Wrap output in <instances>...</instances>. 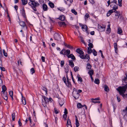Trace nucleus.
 <instances>
[{
  "mask_svg": "<svg viewBox=\"0 0 127 127\" xmlns=\"http://www.w3.org/2000/svg\"><path fill=\"white\" fill-rule=\"evenodd\" d=\"M65 51L64 55H66L68 57V56L70 54V51L68 49L66 50L65 49Z\"/></svg>",
  "mask_w": 127,
  "mask_h": 127,
  "instance_id": "1a4fd4ad",
  "label": "nucleus"
},
{
  "mask_svg": "<svg viewBox=\"0 0 127 127\" xmlns=\"http://www.w3.org/2000/svg\"><path fill=\"white\" fill-rule=\"evenodd\" d=\"M15 113L14 112L12 114V120L14 121L15 119Z\"/></svg>",
  "mask_w": 127,
  "mask_h": 127,
  "instance_id": "58836bf2",
  "label": "nucleus"
},
{
  "mask_svg": "<svg viewBox=\"0 0 127 127\" xmlns=\"http://www.w3.org/2000/svg\"><path fill=\"white\" fill-rule=\"evenodd\" d=\"M2 91L1 92H6L5 91L7 89L6 87L4 85H3L2 86Z\"/></svg>",
  "mask_w": 127,
  "mask_h": 127,
  "instance_id": "5701e85b",
  "label": "nucleus"
},
{
  "mask_svg": "<svg viewBox=\"0 0 127 127\" xmlns=\"http://www.w3.org/2000/svg\"><path fill=\"white\" fill-rule=\"evenodd\" d=\"M98 28L101 31H104L105 30V28L104 27L102 26H98Z\"/></svg>",
  "mask_w": 127,
  "mask_h": 127,
  "instance_id": "f3484780",
  "label": "nucleus"
},
{
  "mask_svg": "<svg viewBox=\"0 0 127 127\" xmlns=\"http://www.w3.org/2000/svg\"><path fill=\"white\" fill-rule=\"evenodd\" d=\"M22 14L24 17L26 18V17L25 11L24 8L22 9Z\"/></svg>",
  "mask_w": 127,
  "mask_h": 127,
  "instance_id": "dca6fc26",
  "label": "nucleus"
},
{
  "mask_svg": "<svg viewBox=\"0 0 127 127\" xmlns=\"http://www.w3.org/2000/svg\"><path fill=\"white\" fill-rule=\"evenodd\" d=\"M30 2L28 3V4L31 6H38L39 5V4L37 2L35 1V0H29Z\"/></svg>",
  "mask_w": 127,
  "mask_h": 127,
  "instance_id": "f03ea898",
  "label": "nucleus"
},
{
  "mask_svg": "<svg viewBox=\"0 0 127 127\" xmlns=\"http://www.w3.org/2000/svg\"><path fill=\"white\" fill-rule=\"evenodd\" d=\"M23 5H25L28 3V0H21Z\"/></svg>",
  "mask_w": 127,
  "mask_h": 127,
  "instance_id": "aec40b11",
  "label": "nucleus"
},
{
  "mask_svg": "<svg viewBox=\"0 0 127 127\" xmlns=\"http://www.w3.org/2000/svg\"><path fill=\"white\" fill-rule=\"evenodd\" d=\"M95 83L97 84H99V80L98 79H95Z\"/></svg>",
  "mask_w": 127,
  "mask_h": 127,
  "instance_id": "f704fd0d",
  "label": "nucleus"
},
{
  "mask_svg": "<svg viewBox=\"0 0 127 127\" xmlns=\"http://www.w3.org/2000/svg\"><path fill=\"white\" fill-rule=\"evenodd\" d=\"M68 58H70L72 59L73 60H75V57L72 54H71L68 56Z\"/></svg>",
  "mask_w": 127,
  "mask_h": 127,
  "instance_id": "f8f14e48",
  "label": "nucleus"
},
{
  "mask_svg": "<svg viewBox=\"0 0 127 127\" xmlns=\"http://www.w3.org/2000/svg\"><path fill=\"white\" fill-rule=\"evenodd\" d=\"M65 52V49H63L61 51H60V53L61 54H62L64 55Z\"/></svg>",
  "mask_w": 127,
  "mask_h": 127,
  "instance_id": "c9c22d12",
  "label": "nucleus"
},
{
  "mask_svg": "<svg viewBox=\"0 0 127 127\" xmlns=\"http://www.w3.org/2000/svg\"><path fill=\"white\" fill-rule=\"evenodd\" d=\"M115 12L116 13L115 14V16H117V18H118L120 15V14L116 10H115Z\"/></svg>",
  "mask_w": 127,
  "mask_h": 127,
  "instance_id": "4c0bfd02",
  "label": "nucleus"
},
{
  "mask_svg": "<svg viewBox=\"0 0 127 127\" xmlns=\"http://www.w3.org/2000/svg\"><path fill=\"white\" fill-rule=\"evenodd\" d=\"M42 97L44 99L45 102H44L43 101V100H42L43 102H42V104L43 106L45 107L46 106V104L49 102V99H48L47 97L44 96H43Z\"/></svg>",
  "mask_w": 127,
  "mask_h": 127,
  "instance_id": "7ed1b4c3",
  "label": "nucleus"
},
{
  "mask_svg": "<svg viewBox=\"0 0 127 127\" xmlns=\"http://www.w3.org/2000/svg\"><path fill=\"white\" fill-rule=\"evenodd\" d=\"M93 70L92 69L90 70L88 72V74H89L90 76H92L93 75Z\"/></svg>",
  "mask_w": 127,
  "mask_h": 127,
  "instance_id": "412c9836",
  "label": "nucleus"
},
{
  "mask_svg": "<svg viewBox=\"0 0 127 127\" xmlns=\"http://www.w3.org/2000/svg\"><path fill=\"white\" fill-rule=\"evenodd\" d=\"M9 95L11 96V97H12V99H13V92L12 91H10L9 92Z\"/></svg>",
  "mask_w": 127,
  "mask_h": 127,
  "instance_id": "a18cd8bd",
  "label": "nucleus"
},
{
  "mask_svg": "<svg viewBox=\"0 0 127 127\" xmlns=\"http://www.w3.org/2000/svg\"><path fill=\"white\" fill-rule=\"evenodd\" d=\"M59 25L61 26L66 25L65 22H60L59 23Z\"/></svg>",
  "mask_w": 127,
  "mask_h": 127,
  "instance_id": "c03bdc74",
  "label": "nucleus"
},
{
  "mask_svg": "<svg viewBox=\"0 0 127 127\" xmlns=\"http://www.w3.org/2000/svg\"><path fill=\"white\" fill-rule=\"evenodd\" d=\"M77 77L78 78V81L81 82H82L83 81L82 79V78L81 77H80V75L79 74H78L77 75Z\"/></svg>",
  "mask_w": 127,
  "mask_h": 127,
  "instance_id": "393cba45",
  "label": "nucleus"
},
{
  "mask_svg": "<svg viewBox=\"0 0 127 127\" xmlns=\"http://www.w3.org/2000/svg\"><path fill=\"white\" fill-rule=\"evenodd\" d=\"M90 41L91 40L90 39H89V44L88 45L89 47V48H92L93 47V45L92 43L90 42Z\"/></svg>",
  "mask_w": 127,
  "mask_h": 127,
  "instance_id": "cd10ccee",
  "label": "nucleus"
},
{
  "mask_svg": "<svg viewBox=\"0 0 127 127\" xmlns=\"http://www.w3.org/2000/svg\"><path fill=\"white\" fill-rule=\"evenodd\" d=\"M65 71L66 73H67L68 72V69L67 67H66L65 68Z\"/></svg>",
  "mask_w": 127,
  "mask_h": 127,
  "instance_id": "0e129e2a",
  "label": "nucleus"
},
{
  "mask_svg": "<svg viewBox=\"0 0 127 127\" xmlns=\"http://www.w3.org/2000/svg\"><path fill=\"white\" fill-rule=\"evenodd\" d=\"M92 52L91 48L89 47L88 48V54H90Z\"/></svg>",
  "mask_w": 127,
  "mask_h": 127,
  "instance_id": "c756f323",
  "label": "nucleus"
},
{
  "mask_svg": "<svg viewBox=\"0 0 127 127\" xmlns=\"http://www.w3.org/2000/svg\"><path fill=\"white\" fill-rule=\"evenodd\" d=\"M79 56L80 57L81 59H85V56H84L83 55H82V54H80L79 55Z\"/></svg>",
  "mask_w": 127,
  "mask_h": 127,
  "instance_id": "603ef678",
  "label": "nucleus"
},
{
  "mask_svg": "<svg viewBox=\"0 0 127 127\" xmlns=\"http://www.w3.org/2000/svg\"><path fill=\"white\" fill-rule=\"evenodd\" d=\"M124 119L127 121V112H126V113L124 116Z\"/></svg>",
  "mask_w": 127,
  "mask_h": 127,
  "instance_id": "09e8293b",
  "label": "nucleus"
},
{
  "mask_svg": "<svg viewBox=\"0 0 127 127\" xmlns=\"http://www.w3.org/2000/svg\"><path fill=\"white\" fill-rule=\"evenodd\" d=\"M77 106L78 108H80L84 107V106L82 105L80 103H78Z\"/></svg>",
  "mask_w": 127,
  "mask_h": 127,
  "instance_id": "4be33fe9",
  "label": "nucleus"
},
{
  "mask_svg": "<svg viewBox=\"0 0 127 127\" xmlns=\"http://www.w3.org/2000/svg\"><path fill=\"white\" fill-rule=\"evenodd\" d=\"M85 17L86 18H88L89 17V15L88 13H87L86 14Z\"/></svg>",
  "mask_w": 127,
  "mask_h": 127,
  "instance_id": "338daca9",
  "label": "nucleus"
},
{
  "mask_svg": "<svg viewBox=\"0 0 127 127\" xmlns=\"http://www.w3.org/2000/svg\"><path fill=\"white\" fill-rule=\"evenodd\" d=\"M82 29L84 31H87V27L86 25H82Z\"/></svg>",
  "mask_w": 127,
  "mask_h": 127,
  "instance_id": "6e6552de",
  "label": "nucleus"
},
{
  "mask_svg": "<svg viewBox=\"0 0 127 127\" xmlns=\"http://www.w3.org/2000/svg\"><path fill=\"white\" fill-rule=\"evenodd\" d=\"M64 113L65 114H67V109L66 108H65L64 109Z\"/></svg>",
  "mask_w": 127,
  "mask_h": 127,
  "instance_id": "e2e57ef3",
  "label": "nucleus"
},
{
  "mask_svg": "<svg viewBox=\"0 0 127 127\" xmlns=\"http://www.w3.org/2000/svg\"><path fill=\"white\" fill-rule=\"evenodd\" d=\"M19 22V24L21 26L23 27L25 26V24L24 22L22 21Z\"/></svg>",
  "mask_w": 127,
  "mask_h": 127,
  "instance_id": "bb28decb",
  "label": "nucleus"
},
{
  "mask_svg": "<svg viewBox=\"0 0 127 127\" xmlns=\"http://www.w3.org/2000/svg\"><path fill=\"white\" fill-rule=\"evenodd\" d=\"M117 2V1L116 0H113V1L111 2V5H110V6H111L113 5V4H115V3H116Z\"/></svg>",
  "mask_w": 127,
  "mask_h": 127,
  "instance_id": "2f4dec72",
  "label": "nucleus"
},
{
  "mask_svg": "<svg viewBox=\"0 0 127 127\" xmlns=\"http://www.w3.org/2000/svg\"><path fill=\"white\" fill-rule=\"evenodd\" d=\"M21 95L22 96V99L21 100V101L22 102V103L24 105H25L26 104V100L25 99V97H24L22 95V94H21Z\"/></svg>",
  "mask_w": 127,
  "mask_h": 127,
  "instance_id": "0eeeda50",
  "label": "nucleus"
},
{
  "mask_svg": "<svg viewBox=\"0 0 127 127\" xmlns=\"http://www.w3.org/2000/svg\"><path fill=\"white\" fill-rule=\"evenodd\" d=\"M76 126H79V123L78 120H76Z\"/></svg>",
  "mask_w": 127,
  "mask_h": 127,
  "instance_id": "864d4df0",
  "label": "nucleus"
},
{
  "mask_svg": "<svg viewBox=\"0 0 127 127\" xmlns=\"http://www.w3.org/2000/svg\"><path fill=\"white\" fill-rule=\"evenodd\" d=\"M64 45L66 47H67L68 48L71 49H73V47L72 46H70V45H67L65 43H64Z\"/></svg>",
  "mask_w": 127,
  "mask_h": 127,
  "instance_id": "c85d7f7f",
  "label": "nucleus"
},
{
  "mask_svg": "<svg viewBox=\"0 0 127 127\" xmlns=\"http://www.w3.org/2000/svg\"><path fill=\"white\" fill-rule=\"evenodd\" d=\"M59 19L62 21H64L65 19V17L64 15H62L60 17Z\"/></svg>",
  "mask_w": 127,
  "mask_h": 127,
  "instance_id": "b1692460",
  "label": "nucleus"
},
{
  "mask_svg": "<svg viewBox=\"0 0 127 127\" xmlns=\"http://www.w3.org/2000/svg\"><path fill=\"white\" fill-rule=\"evenodd\" d=\"M127 88V84L123 87H120L117 89V90L119 93L120 94L123 96V95H125L124 94L126 91Z\"/></svg>",
  "mask_w": 127,
  "mask_h": 127,
  "instance_id": "f257e3e1",
  "label": "nucleus"
},
{
  "mask_svg": "<svg viewBox=\"0 0 127 127\" xmlns=\"http://www.w3.org/2000/svg\"><path fill=\"white\" fill-rule=\"evenodd\" d=\"M42 89L46 92V94L47 93V90L46 88L44 87H42Z\"/></svg>",
  "mask_w": 127,
  "mask_h": 127,
  "instance_id": "8fccbe9b",
  "label": "nucleus"
},
{
  "mask_svg": "<svg viewBox=\"0 0 127 127\" xmlns=\"http://www.w3.org/2000/svg\"><path fill=\"white\" fill-rule=\"evenodd\" d=\"M1 94L3 98L7 95V92H1Z\"/></svg>",
  "mask_w": 127,
  "mask_h": 127,
  "instance_id": "9b49d317",
  "label": "nucleus"
},
{
  "mask_svg": "<svg viewBox=\"0 0 127 127\" xmlns=\"http://www.w3.org/2000/svg\"><path fill=\"white\" fill-rule=\"evenodd\" d=\"M85 59H90L89 56V55H88L87 54H86V55L85 56Z\"/></svg>",
  "mask_w": 127,
  "mask_h": 127,
  "instance_id": "6e6d98bb",
  "label": "nucleus"
},
{
  "mask_svg": "<svg viewBox=\"0 0 127 127\" xmlns=\"http://www.w3.org/2000/svg\"><path fill=\"white\" fill-rule=\"evenodd\" d=\"M48 4L51 8H53L54 7V5L53 3L51 2H50Z\"/></svg>",
  "mask_w": 127,
  "mask_h": 127,
  "instance_id": "7c9ffc66",
  "label": "nucleus"
},
{
  "mask_svg": "<svg viewBox=\"0 0 127 127\" xmlns=\"http://www.w3.org/2000/svg\"><path fill=\"white\" fill-rule=\"evenodd\" d=\"M63 118L65 120H66V118H67V116L66 114H64L63 116Z\"/></svg>",
  "mask_w": 127,
  "mask_h": 127,
  "instance_id": "052dcab7",
  "label": "nucleus"
},
{
  "mask_svg": "<svg viewBox=\"0 0 127 127\" xmlns=\"http://www.w3.org/2000/svg\"><path fill=\"white\" fill-rule=\"evenodd\" d=\"M113 5L112 7L113 8V9L114 10H116L118 9L117 4L116 3H115V4H114Z\"/></svg>",
  "mask_w": 127,
  "mask_h": 127,
  "instance_id": "a878e982",
  "label": "nucleus"
},
{
  "mask_svg": "<svg viewBox=\"0 0 127 127\" xmlns=\"http://www.w3.org/2000/svg\"><path fill=\"white\" fill-rule=\"evenodd\" d=\"M67 83L66 82V83H65L66 85L68 87L70 86L71 85L70 82H69V81H67Z\"/></svg>",
  "mask_w": 127,
  "mask_h": 127,
  "instance_id": "ea45409f",
  "label": "nucleus"
},
{
  "mask_svg": "<svg viewBox=\"0 0 127 127\" xmlns=\"http://www.w3.org/2000/svg\"><path fill=\"white\" fill-rule=\"evenodd\" d=\"M67 127H72L71 121L70 119L68 118L66 124Z\"/></svg>",
  "mask_w": 127,
  "mask_h": 127,
  "instance_id": "423d86ee",
  "label": "nucleus"
},
{
  "mask_svg": "<svg viewBox=\"0 0 127 127\" xmlns=\"http://www.w3.org/2000/svg\"><path fill=\"white\" fill-rule=\"evenodd\" d=\"M31 71L32 72V74L34 73L35 71L33 68H32L31 69Z\"/></svg>",
  "mask_w": 127,
  "mask_h": 127,
  "instance_id": "13d9d810",
  "label": "nucleus"
},
{
  "mask_svg": "<svg viewBox=\"0 0 127 127\" xmlns=\"http://www.w3.org/2000/svg\"><path fill=\"white\" fill-rule=\"evenodd\" d=\"M79 68L78 66H75L74 67V70L76 72L79 70Z\"/></svg>",
  "mask_w": 127,
  "mask_h": 127,
  "instance_id": "a19ab883",
  "label": "nucleus"
},
{
  "mask_svg": "<svg viewBox=\"0 0 127 127\" xmlns=\"http://www.w3.org/2000/svg\"><path fill=\"white\" fill-rule=\"evenodd\" d=\"M91 65L89 63H88L87 65V68L88 69H90L91 67Z\"/></svg>",
  "mask_w": 127,
  "mask_h": 127,
  "instance_id": "473e14b6",
  "label": "nucleus"
},
{
  "mask_svg": "<svg viewBox=\"0 0 127 127\" xmlns=\"http://www.w3.org/2000/svg\"><path fill=\"white\" fill-rule=\"evenodd\" d=\"M64 61H61V67H62L64 65Z\"/></svg>",
  "mask_w": 127,
  "mask_h": 127,
  "instance_id": "4d7b16f0",
  "label": "nucleus"
},
{
  "mask_svg": "<svg viewBox=\"0 0 127 127\" xmlns=\"http://www.w3.org/2000/svg\"><path fill=\"white\" fill-rule=\"evenodd\" d=\"M42 8L44 11H46L48 8L47 5L45 4H43Z\"/></svg>",
  "mask_w": 127,
  "mask_h": 127,
  "instance_id": "2eb2a0df",
  "label": "nucleus"
},
{
  "mask_svg": "<svg viewBox=\"0 0 127 127\" xmlns=\"http://www.w3.org/2000/svg\"><path fill=\"white\" fill-rule=\"evenodd\" d=\"M92 52H93V54L94 56H96L97 55V53L95 49H93V50Z\"/></svg>",
  "mask_w": 127,
  "mask_h": 127,
  "instance_id": "e433bc0d",
  "label": "nucleus"
},
{
  "mask_svg": "<svg viewBox=\"0 0 127 127\" xmlns=\"http://www.w3.org/2000/svg\"><path fill=\"white\" fill-rule=\"evenodd\" d=\"M104 90L105 91L108 92L109 91V88L106 85H104Z\"/></svg>",
  "mask_w": 127,
  "mask_h": 127,
  "instance_id": "6ab92c4d",
  "label": "nucleus"
},
{
  "mask_svg": "<svg viewBox=\"0 0 127 127\" xmlns=\"http://www.w3.org/2000/svg\"><path fill=\"white\" fill-rule=\"evenodd\" d=\"M110 24H109L107 26V28L106 30L107 33H110V32L111 29L110 28Z\"/></svg>",
  "mask_w": 127,
  "mask_h": 127,
  "instance_id": "4468645a",
  "label": "nucleus"
},
{
  "mask_svg": "<svg viewBox=\"0 0 127 127\" xmlns=\"http://www.w3.org/2000/svg\"><path fill=\"white\" fill-rule=\"evenodd\" d=\"M18 123L19 124V126H21L22 125V124L20 120V119H19L18 121Z\"/></svg>",
  "mask_w": 127,
  "mask_h": 127,
  "instance_id": "680f3d73",
  "label": "nucleus"
},
{
  "mask_svg": "<svg viewBox=\"0 0 127 127\" xmlns=\"http://www.w3.org/2000/svg\"><path fill=\"white\" fill-rule=\"evenodd\" d=\"M118 0L119 5L120 6H122V0Z\"/></svg>",
  "mask_w": 127,
  "mask_h": 127,
  "instance_id": "49530a36",
  "label": "nucleus"
},
{
  "mask_svg": "<svg viewBox=\"0 0 127 127\" xmlns=\"http://www.w3.org/2000/svg\"><path fill=\"white\" fill-rule=\"evenodd\" d=\"M2 56V51L0 50V61L1 60V58Z\"/></svg>",
  "mask_w": 127,
  "mask_h": 127,
  "instance_id": "3c124183",
  "label": "nucleus"
},
{
  "mask_svg": "<svg viewBox=\"0 0 127 127\" xmlns=\"http://www.w3.org/2000/svg\"><path fill=\"white\" fill-rule=\"evenodd\" d=\"M63 79L64 81V82L65 83H66V78L65 77H64L63 78Z\"/></svg>",
  "mask_w": 127,
  "mask_h": 127,
  "instance_id": "774afa93",
  "label": "nucleus"
},
{
  "mask_svg": "<svg viewBox=\"0 0 127 127\" xmlns=\"http://www.w3.org/2000/svg\"><path fill=\"white\" fill-rule=\"evenodd\" d=\"M71 11L72 13H73L74 14L76 15L77 14V12L76 11L75 9H72Z\"/></svg>",
  "mask_w": 127,
  "mask_h": 127,
  "instance_id": "37998d69",
  "label": "nucleus"
},
{
  "mask_svg": "<svg viewBox=\"0 0 127 127\" xmlns=\"http://www.w3.org/2000/svg\"><path fill=\"white\" fill-rule=\"evenodd\" d=\"M76 51L78 53L80 54H83V51L79 49H78L76 50Z\"/></svg>",
  "mask_w": 127,
  "mask_h": 127,
  "instance_id": "a211bd4d",
  "label": "nucleus"
},
{
  "mask_svg": "<svg viewBox=\"0 0 127 127\" xmlns=\"http://www.w3.org/2000/svg\"><path fill=\"white\" fill-rule=\"evenodd\" d=\"M58 10H60L62 12H63L65 10V9L63 8H58Z\"/></svg>",
  "mask_w": 127,
  "mask_h": 127,
  "instance_id": "de8ad7c7",
  "label": "nucleus"
},
{
  "mask_svg": "<svg viewBox=\"0 0 127 127\" xmlns=\"http://www.w3.org/2000/svg\"><path fill=\"white\" fill-rule=\"evenodd\" d=\"M54 38L58 41H60L61 39L60 35L58 33H55L54 34Z\"/></svg>",
  "mask_w": 127,
  "mask_h": 127,
  "instance_id": "20e7f679",
  "label": "nucleus"
},
{
  "mask_svg": "<svg viewBox=\"0 0 127 127\" xmlns=\"http://www.w3.org/2000/svg\"><path fill=\"white\" fill-rule=\"evenodd\" d=\"M114 48H117V44L116 43H114Z\"/></svg>",
  "mask_w": 127,
  "mask_h": 127,
  "instance_id": "69168bd1",
  "label": "nucleus"
},
{
  "mask_svg": "<svg viewBox=\"0 0 127 127\" xmlns=\"http://www.w3.org/2000/svg\"><path fill=\"white\" fill-rule=\"evenodd\" d=\"M91 99L92 101L98 100H100V99L99 97H97L96 98H92Z\"/></svg>",
  "mask_w": 127,
  "mask_h": 127,
  "instance_id": "79ce46f5",
  "label": "nucleus"
},
{
  "mask_svg": "<svg viewBox=\"0 0 127 127\" xmlns=\"http://www.w3.org/2000/svg\"><path fill=\"white\" fill-rule=\"evenodd\" d=\"M92 103H100V101H92Z\"/></svg>",
  "mask_w": 127,
  "mask_h": 127,
  "instance_id": "bf43d9fd",
  "label": "nucleus"
},
{
  "mask_svg": "<svg viewBox=\"0 0 127 127\" xmlns=\"http://www.w3.org/2000/svg\"><path fill=\"white\" fill-rule=\"evenodd\" d=\"M59 104L61 106H62L64 103V100L63 99H61L59 100Z\"/></svg>",
  "mask_w": 127,
  "mask_h": 127,
  "instance_id": "9d476101",
  "label": "nucleus"
},
{
  "mask_svg": "<svg viewBox=\"0 0 127 127\" xmlns=\"http://www.w3.org/2000/svg\"><path fill=\"white\" fill-rule=\"evenodd\" d=\"M122 31L120 27H119L118 29V33L120 34L122 33Z\"/></svg>",
  "mask_w": 127,
  "mask_h": 127,
  "instance_id": "72a5a7b5",
  "label": "nucleus"
},
{
  "mask_svg": "<svg viewBox=\"0 0 127 127\" xmlns=\"http://www.w3.org/2000/svg\"><path fill=\"white\" fill-rule=\"evenodd\" d=\"M69 65L72 67H73L74 66V63L73 62L72 60H70L69 61Z\"/></svg>",
  "mask_w": 127,
  "mask_h": 127,
  "instance_id": "ddd939ff",
  "label": "nucleus"
},
{
  "mask_svg": "<svg viewBox=\"0 0 127 127\" xmlns=\"http://www.w3.org/2000/svg\"><path fill=\"white\" fill-rule=\"evenodd\" d=\"M73 95L75 99H77L80 96V94L79 93L77 92H75L73 93Z\"/></svg>",
  "mask_w": 127,
  "mask_h": 127,
  "instance_id": "39448f33",
  "label": "nucleus"
},
{
  "mask_svg": "<svg viewBox=\"0 0 127 127\" xmlns=\"http://www.w3.org/2000/svg\"><path fill=\"white\" fill-rule=\"evenodd\" d=\"M3 53L4 54V55L5 57H7V53H6L5 52V51L3 50Z\"/></svg>",
  "mask_w": 127,
  "mask_h": 127,
  "instance_id": "5fc2aeb1",
  "label": "nucleus"
}]
</instances>
